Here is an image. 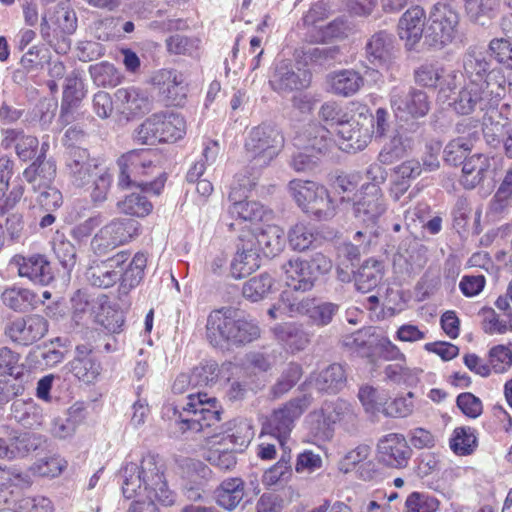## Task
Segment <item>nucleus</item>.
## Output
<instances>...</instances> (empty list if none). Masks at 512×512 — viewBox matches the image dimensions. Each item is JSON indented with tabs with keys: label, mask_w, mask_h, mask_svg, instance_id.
Instances as JSON below:
<instances>
[{
	"label": "nucleus",
	"mask_w": 512,
	"mask_h": 512,
	"mask_svg": "<svg viewBox=\"0 0 512 512\" xmlns=\"http://www.w3.org/2000/svg\"><path fill=\"white\" fill-rule=\"evenodd\" d=\"M463 69L467 82L458 92H452L455 97L451 104L457 113L483 111L497 105L505 96L507 78L503 69L492 67L483 53L469 50L463 58Z\"/></svg>",
	"instance_id": "f257e3e1"
},
{
	"label": "nucleus",
	"mask_w": 512,
	"mask_h": 512,
	"mask_svg": "<svg viewBox=\"0 0 512 512\" xmlns=\"http://www.w3.org/2000/svg\"><path fill=\"white\" fill-rule=\"evenodd\" d=\"M120 474L123 495L128 499L138 498L130 505L129 512H159L154 499L165 506L174 503V494L156 456L148 454L140 463H127Z\"/></svg>",
	"instance_id": "f03ea898"
},
{
	"label": "nucleus",
	"mask_w": 512,
	"mask_h": 512,
	"mask_svg": "<svg viewBox=\"0 0 512 512\" xmlns=\"http://www.w3.org/2000/svg\"><path fill=\"white\" fill-rule=\"evenodd\" d=\"M261 330L256 322L239 317L235 309L223 307L210 312L206 339L216 348L240 347L257 340Z\"/></svg>",
	"instance_id": "7ed1b4c3"
},
{
	"label": "nucleus",
	"mask_w": 512,
	"mask_h": 512,
	"mask_svg": "<svg viewBox=\"0 0 512 512\" xmlns=\"http://www.w3.org/2000/svg\"><path fill=\"white\" fill-rule=\"evenodd\" d=\"M186 134L184 117L174 112H159L146 118L133 132L139 144L155 145L161 142H176Z\"/></svg>",
	"instance_id": "20e7f679"
},
{
	"label": "nucleus",
	"mask_w": 512,
	"mask_h": 512,
	"mask_svg": "<svg viewBox=\"0 0 512 512\" xmlns=\"http://www.w3.org/2000/svg\"><path fill=\"white\" fill-rule=\"evenodd\" d=\"M289 191L297 205L318 220L334 217L336 208L326 187L313 181L295 179L289 183Z\"/></svg>",
	"instance_id": "39448f33"
},
{
	"label": "nucleus",
	"mask_w": 512,
	"mask_h": 512,
	"mask_svg": "<svg viewBox=\"0 0 512 512\" xmlns=\"http://www.w3.org/2000/svg\"><path fill=\"white\" fill-rule=\"evenodd\" d=\"M284 144L281 132L270 124L254 127L245 140V153L253 168L268 166Z\"/></svg>",
	"instance_id": "423d86ee"
},
{
	"label": "nucleus",
	"mask_w": 512,
	"mask_h": 512,
	"mask_svg": "<svg viewBox=\"0 0 512 512\" xmlns=\"http://www.w3.org/2000/svg\"><path fill=\"white\" fill-rule=\"evenodd\" d=\"M188 401L180 413V429L193 432H205L206 429L217 427L221 418L217 410V399L206 393L189 394Z\"/></svg>",
	"instance_id": "0eeeda50"
},
{
	"label": "nucleus",
	"mask_w": 512,
	"mask_h": 512,
	"mask_svg": "<svg viewBox=\"0 0 512 512\" xmlns=\"http://www.w3.org/2000/svg\"><path fill=\"white\" fill-rule=\"evenodd\" d=\"M458 12L446 3L435 4L426 21L425 43L434 48L441 49L455 39L459 26Z\"/></svg>",
	"instance_id": "6e6552de"
},
{
	"label": "nucleus",
	"mask_w": 512,
	"mask_h": 512,
	"mask_svg": "<svg viewBox=\"0 0 512 512\" xmlns=\"http://www.w3.org/2000/svg\"><path fill=\"white\" fill-rule=\"evenodd\" d=\"M255 180V176L247 177L242 172L237 173L228 196L231 201L228 208L229 215L243 223L255 224L270 215V212L261 203L241 199L246 197L247 192L255 186Z\"/></svg>",
	"instance_id": "1a4fd4ad"
},
{
	"label": "nucleus",
	"mask_w": 512,
	"mask_h": 512,
	"mask_svg": "<svg viewBox=\"0 0 512 512\" xmlns=\"http://www.w3.org/2000/svg\"><path fill=\"white\" fill-rule=\"evenodd\" d=\"M330 269V262L323 254H316L311 261L291 258L282 265L286 285L293 291L306 292L314 287L319 273Z\"/></svg>",
	"instance_id": "9d476101"
},
{
	"label": "nucleus",
	"mask_w": 512,
	"mask_h": 512,
	"mask_svg": "<svg viewBox=\"0 0 512 512\" xmlns=\"http://www.w3.org/2000/svg\"><path fill=\"white\" fill-rule=\"evenodd\" d=\"M312 397L303 394L288 401L283 407L275 410L265 426L266 433L274 438L277 444L286 449V443L294 428L295 421L311 405Z\"/></svg>",
	"instance_id": "9b49d317"
},
{
	"label": "nucleus",
	"mask_w": 512,
	"mask_h": 512,
	"mask_svg": "<svg viewBox=\"0 0 512 512\" xmlns=\"http://www.w3.org/2000/svg\"><path fill=\"white\" fill-rule=\"evenodd\" d=\"M140 224L134 219L115 218L104 225L93 237L91 247L104 255L118 246L131 242L139 235Z\"/></svg>",
	"instance_id": "f8f14e48"
},
{
	"label": "nucleus",
	"mask_w": 512,
	"mask_h": 512,
	"mask_svg": "<svg viewBox=\"0 0 512 512\" xmlns=\"http://www.w3.org/2000/svg\"><path fill=\"white\" fill-rule=\"evenodd\" d=\"M317 423L316 429L329 436L335 424H340L346 431L352 432L358 427V416L354 407L343 399L325 402L320 410L309 414Z\"/></svg>",
	"instance_id": "ddd939ff"
},
{
	"label": "nucleus",
	"mask_w": 512,
	"mask_h": 512,
	"mask_svg": "<svg viewBox=\"0 0 512 512\" xmlns=\"http://www.w3.org/2000/svg\"><path fill=\"white\" fill-rule=\"evenodd\" d=\"M47 332L48 322L38 314L11 318L6 322L3 330L4 336L11 342L21 346H30L36 343Z\"/></svg>",
	"instance_id": "4468645a"
},
{
	"label": "nucleus",
	"mask_w": 512,
	"mask_h": 512,
	"mask_svg": "<svg viewBox=\"0 0 512 512\" xmlns=\"http://www.w3.org/2000/svg\"><path fill=\"white\" fill-rule=\"evenodd\" d=\"M390 105L396 117L400 119L423 117L430 109L426 92L405 85L391 89Z\"/></svg>",
	"instance_id": "2eb2a0df"
},
{
	"label": "nucleus",
	"mask_w": 512,
	"mask_h": 512,
	"mask_svg": "<svg viewBox=\"0 0 512 512\" xmlns=\"http://www.w3.org/2000/svg\"><path fill=\"white\" fill-rule=\"evenodd\" d=\"M415 81L427 88H438L439 96L448 99L461 85L463 75L455 70H447L438 63H424L415 70Z\"/></svg>",
	"instance_id": "dca6fc26"
},
{
	"label": "nucleus",
	"mask_w": 512,
	"mask_h": 512,
	"mask_svg": "<svg viewBox=\"0 0 512 512\" xmlns=\"http://www.w3.org/2000/svg\"><path fill=\"white\" fill-rule=\"evenodd\" d=\"M353 214L366 225H374L387 210V204L380 187L362 185L353 198Z\"/></svg>",
	"instance_id": "f3484780"
},
{
	"label": "nucleus",
	"mask_w": 512,
	"mask_h": 512,
	"mask_svg": "<svg viewBox=\"0 0 512 512\" xmlns=\"http://www.w3.org/2000/svg\"><path fill=\"white\" fill-rule=\"evenodd\" d=\"M311 77L308 70L296 66L291 60H280L275 63L269 84L277 93H290L307 88Z\"/></svg>",
	"instance_id": "a211bd4d"
},
{
	"label": "nucleus",
	"mask_w": 512,
	"mask_h": 512,
	"mask_svg": "<svg viewBox=\"0 0 512 512\" xmlns=\"http://www.w3.org/2000/svg\"><path fill=\"white\" fill-rule=\"evenodd\" d=\"M379 461L387 467L403 469L412 457V449L407 439L400 433H389L382 436L377 443Z\"/></svg>",
	"instance_id": "6ab92c4d"
},
{
	"label": "nucleus",
	"mask_w": 512,
	"mask_h": 512,
	"mask_svg": "<svg viewBox=\"0 0 512 512\" xmlns=\"http://www.w3.org/2000/svg\"><path fill=\"white\" fill-rule=\"evenodd\" d=\"M152 154L149 149H138L122 155L118 159L120 168L118 185L126 188L130 184L136 183V179L132 180V177L136 178L139 175L148 174V170L153 168Z\"/></svg>",
	"instance_id": "aec40b11"
},
{
	"label": "nucleus",
	"mask_w": 512,
	"mask_h": 512,
	"mask_svg": "<svg viewBox=\"0 0 512 512\" xmlns=\"http://www.w3.org/2000/svg\"><path fill=\"white\" fill-rule=\"evenodd\" d=\"M184 76L174 69H161L152 76V84L164 99L173 104L180 105L186 98L187 88Z\"/></svg>",
	"instance_id": "412c9836"
},
{
	"label": "nucleus",
	"mask_w": 512,
	"mask_h": 512,
	"mask_svg": "<svg viewBox=\"0 0 512 512\" xmlns=\"http://www.w3.org/2000/svg\"><path fill=\"white\" fill-rule=\"evenodd\" d=\"M115 98L121 113L128 119L144 115L152 109L151 96L139 87L120 88L115 92Z\"/></svg>",
	"instance_id": "4be33fe9"
},
{
	"label": "nucleus",
	"mask_w": 512,
	"mask_h": 512,
	"mask_svg": "<svg viewBox=\"0 0 512 512\" xmlns=\"http://www.w3.org/2000/svg\"><path fill=\"white\" fill-rule=\"evenodd\" d=\"M97 165L90 158L86 149L72 147L68 150L65 161V174L73 185L82 187L87 184Z\"/></svg>",
	"instance_id": "5701e85b"
},
{
	"label": "nucleus",
	"mask_w": 512,
	"mask_h": 512,
	"mask_svg": "<svg viewBox=\"0 0 512 512\" xmlns=\"http://www.w3.org/2000/svg\"><path fill=\"white\" fill-rule=\"evenodd\" d=\"M365 52L372 64L389 69L396 59L394 36L386 31L376 32L366 43Z\"/></svg>",
	"instance_id": "b1692460"
},
{
	"label": "nucleus",
	"mask_w": 512,
	"mask_h": 512,
	"mask_svg": "<svg viewBox=\"0 0 512 512\" xmlns=\"http://www.w3.org/2000/svg\"><path fill=\"white\" fill-rule=\"evenodd\" d=\"M13 262L18 268L19 276L27 277L35 284L45 286L54 278L50 262L43 255L34 254L27 257L16 255Z\"/></svg>",
	"instance_id": "393cba45"
},
{
	"label": "nucleus",
	"mask_w": 512,
	"mask_h": 512,
	"mask_svg": "<svg viewBox=\"0 0 512 512\" xmlns=\"http://www.w3.org/2000/svg\"><path fill=\"white\" fill-rule=\"evenodd\" d=\"M425 12L419 6L408 9L399 19L398 35L405 47L412 50L425 35Z\"/></svg>",
	"instance_id": "a878e982"
},
{
	"label": "nucleus",
	"mask_w": 512,
	"mask_h": 512,
	"mask_svg": "<svg viewBox=\"0 0 512 512\" xmlns=\"http://www.w3.org/2000/svg\"><path fill=\"white\" fill-rule=\"evenodd\" d=\"M69 371L84 383L94 382L101 374V365L92 355V349L88 345H78L75 349V357L68 363Z\"/></svg>",
	"instance_id": "bb28decb"
},
{
	"label": "nucleus",
	"mask_w": 512,
	"mask_h": 512,
	"mask_svg": "<svg viewBox=\"0 0 512 512\" xmlns=\"http://www.w3.org/2000/svg\"><path fill=\"white\" fill-rule=\"evenodd\" d=\"M260 267V253L251 241L243 236L239 239L237 252L231 262V275L242 279Z\"/></svg>",
	"instance_id": "cd10ccee"
},
{
	"label": "nucleus",
	"mask_w": 512,
	"mask_h": 512,
	"mask_svg": "<svg viewBox=\"0 0 512 512\" xmlns=\"http://www.w3.org/2000/svg\"><path fill=\"white\" fill-rule=\"evenodd\" d=\"M335 131L340 138L339 148L346 152L363 150L371 138L369 129L355 119L339 123V127Z\"/></svg>",
	"instance_id": "c85d7f7f"
},
{
	"label": "nucleus",
	"mask_w": 512,
	"mask_h": 512,
	"mask_svg": "<svg viewBox=\"0 0 512 512\" xmlns=\"http://www.w3.org/2000/svg\"><path fill=\"white\" fill-rule=\"evenodd\" d=\"M295 144L307 152L325 154L331 150L334 141L326 127L311 123L295 138Z\"/></svg>",
	"instance_id": "c756f323"
},
{
	"label": "nucleus",
	"mask_w": 512,
	"mask_h": 512,
	"mask_svg": "<svg viewBox=\"0 0 512 512\" xmlns=\"http://www.w3.org/2000/svg\"><path fill=\"white\" fill-rule=\"evenodd\" d=\"M245 237L266 257L277 255L284 245V231L276 225H267L259 232L249 233Z\"/></svg>",
	"instance_id": "7c9ffc66"
},
{
	"label": "nucleus",
	"mask_w": 512,
	"mask_h": 512,
	"mask_svg": "<svg viewBox=\"0 0 512 512\" xmlns=\"http://www.w3.org/2000/svg\"><path fill=\"white\" fill-rule=\"evenodd\" d=\"M393 172L390 194L397 201L407 192L412 181L422 174L423 169L420 161L409 159L397 165Z\"/></svg>",
	"instance_id": "2f4dec72"
},
{
	"label": "nucleus",
	"mask_w": 512,
	"mask_h": 512,
	"mask_svg": "<svg viewBox=\"0 0 512 512\" xmlns=\"http://www.w3.org/2000/svg\"><path fill=\"white\" fill-rule=\"evenodd\" d=\"M493 159L484 154H474L463 163L461 183L466 189L480 184L491 170Z\"/></svg>",
	"instance_id": "473e14b6"
},
{
	"label": "nucleus",
	"mask_w": 512,
	"mask_h": 512,
	"mask_svg": "<svg viewBox=\"0 0 512 512\" xmlns=\"http://www.w3.org/2000/svg\"><path fill=\"white\" fill-rule=\"evenodd\" d=\"M39 444V438L29 432L17 434L9 439L0 438V458L24 457L36 450Z\"/></svg>",
	"instance_id": "72a5a7b5"
},
{
	"label": "nucleus",
	"mask_w": 512,
	"mask_h": 512,
	"mask_svg": "<svg viewBox=\"0 0 512 512\" xmlns=\"http://www.w3.org/2000/svg\"><path fill=\"white\" fill-rule=\"evenodd\" d=\"M415 146V139L407 131H398L383 146L378 161L384 165H390L410 153Z\"/></svg>",
	"instance_id": "f704fd0d"
},
{
	"label": "nucleus",
	"mask_w": 512,
	"mask_h": 512,
	"mask_svg": "<svg viewBox=\"0 0 512 512\" xmlns=\"http://www.w3.org/2000/svg\"><path fill=\"white\" fill-rule=\"evenodd\" d=\"M0 301L4 307L21 313L33 310L38 303V298L30 289L13 285L1 292Z\"/></svg>",
	"instance_id": "c9c22d12"
},
{
	"label": "nucleus",
	"mask_w": 512,
	"mask_h": 512,
	"mask_svg": "<svg viewBox=\"0 0 512 512\" xmlns=\"http://www.w3.org/2000/svg\"><path fill=\"white\" fill-rule=\"evenodd\" d=\"M2 144L5 148L14 146L17 156L27 161L35 156L39 141L33 135L24 134L22 130L7 129L4 132Z\"/></svg>",
	"instance_id": "e433bc0d"
},
{
	"label": "nucleus",
	"mask_w": 512,
	"mask_h": 512,
	"mask_svg": "<svg viewBox=\"0 0 512 512\" xmlns=\"http://www.w3.org/2000/svg\"><path fill=\"white\" fill-rule=\"evenodd\" d=\"M363 78L354 70H341L328 76L330 90L337 95L351 96L363 86Z\"/></svg>",
	"instance_id": "4c0bfd02"
},
{
	"label": "nucleus",
	"mask_w": 512,
	"mask_h": 512,
	"mask_svg": "<svg viewBox=\"0 0 512 512\" xmlns=\"http://www.w3.org/2000/svg\"><path fill=\"white\" fill-rule=\"evenodd\" d=\"M383 277V265L376 259H368L358 269L355 275L356 289L367 293L378 286Z\"/></svg>",
	"instance_id": "58836bf2"
},
{
	"label": "nucleus",
	"mask_w": 512,
	"mask_h": 512,
	"mask_svg": "<svg viewBox=\"0 0 512 512\" xmlns=\"http://www.w3.org/2000/svg\"><path fill=\"white\" fill-rule=\"evenodd\" d=\"M313 381L319 391L337 393L346 384V373L342 365L335 363L319 372Z\"/></svg>",
	"instance_id": "ea45409f"
},
{
	"label": "nucleus",
	"mask_w": 512,
	"mask_h": 512,
	"mask_svg": "<svg viewBox=\"0 0 512 512\" xmlns=\"http://www.w3.org/2000/svg\"><path fill=\"white\" fill-rule=\"evenodd\" d=\"M83 97L81 82L76 74H71L65 79L63 100L61 105L60 121L69 124L73 119V106Z\"/></svg>",
	"instance_id": "a19ab883"
},
{
	"label": "nucleus",
	"mask_w": 512,
	"mask_h": 512,
	"mask_svg": "<svg viewBox=\"0 0 512 512\" xmlns=\"http://www.w3.org/2000/svg\"><path fill=\"white\" fill-rule=\"evenodd\" d=\"M244 497V483L240 478L224 480L216 490V501L226 510L235 509Z\"/></svg>",
	"instance_id": "79ce46f5"
},
{
	"label": "nucleus",
	"mask_w": 512,
	"mask_h": 512,
	"mask_svg": "<svg viewBox=\"0 0 512 512\" xmlns=\"http://www.w3.org/2000/svg\"><path fill=\"white\" fill-rule=\"evenodd\" d=\"M11 416L23 426L33 427L42 423L43 412L32 399H16L11 406Z\"/></svg>",
	"instance_id": "37998d69"
},
{
	"label": "nucleus",
	"mask_w": 512,
	"mask_h": 512,
	"mask_svg": "<svg viewBox=\"0 0 512 512\" xmlns=\"http://www.w3.org/2000/svg\"><path fill=\"white\" fill-rule=\"evenodd\" d=\"M146 265L147 256L142 252H137L129 262V265L120 274V290L123 293H128L140 284L144 277Z\"/></svg>",
	"instance_id": "c03bdc74"
},
{
	"label": "nucleus",
	"mask_w": 512,
	"mask_h": 512,
	"mask_svg": "<svg viewBox=\"0 0 512 512\" xmlns=\"http://www.w3.org/2000/svg\"><path fill=\"white\" fill-rule=\"evenodd\" d=\"M512 206V165L505 172L504 178L495 192L489 210L494 215H502Z\"/></svg>",
	"instance_id": "a18cd8bd"
},
{
	"label": "nucleus",
	"mask_w": 512,
	"mask_h": 512,
	"mask_svg": "<svg viewBox=\"0 0 512 512\" xmlns=\"http://www.w3.org/2000/svg\"><path fill=\"white\" fill-rule=\"evenodd\" d=\"M273 284L274 279L270 274L261 273L244 283L242 294L246 299L257 302L265 298L271 292Z\"/></svg>",
	"instance_id": "49530a36"
},
{
	"label": "nucleus",
	"mask_w": 512,
	"mask_h": 512,
	"mask_svg": "<svg viewBox=\"0 0 512 512\" xmlns=\"http://www.w3.org/2000/svg\"><path fill=\"white\" fill-rule=\"evenodd\" d=\"M56 175V166L51 161L34 162L24 171L25 178L33 184L34 187H48L51 185Z\"/></svg>",
	"instance_id": "de8ad7c7"
},
{
	"label": "nucleus",
	"mask_w": 512,
	"mask_h": 512,
	"mask_svg": "<svg viewBox=\"0 0 512 512\" xmlns=\"http://www.w3.org/2000/svg\"><path fill=\"white\" fill-rule=\"evenodd\" d=\"M477 447L476 431L471 427H457L450 439V448L457 455H470Z\"/></svg>",
	"instance_id": "09e8293b"
},
{
	"label": "nucleus",
	"mask_w": 512,
	"mask_h": 512,
	"mask_svg": "<svg viewBox=\"0 0 512 512\" xmlns=\"http://www.w3.org/2000/svg\"><path fill=\"white\" fill-rule=\"evenodd\" d=\"M303 374L301 365L295 362L289 363L282 371L276 383L271 387L273 398H280L288 393L299 381Z\"/></svg>",
	"instance_id": "8fccbe9b"
},
{
	"label": "nucleus",
	"mask_w": 512,
	"mask_h": 512,
	"mask_svg": "<svg viewBox=\"0 0 512 512\" xmlns=\"http://www.w3.org/2000/svg\"><path fill=\"white\" fill-rule=\"evenodd\" d=\"M315 299L298 298L292 290L282 292V308L285 316L297 317L307 315L309 317Z\"/></svg>",
	"instance_id": "3c124183"
},
{
	"label": "nucleus",
	"mask_w": 512,
	"mask_h": 512,
	"mask_svg": "<svg viewBox=\"0 0 512 512\" xmlns=\"http://www.w3.org/2000/svg\"><path fill=\"white\" fill-rule=\"evenodd\" d=\"M50 21L53 25V30L63 34H72L77 28L75 12L64 3L58 4L54 8Z\"/></svg>",
	"instance_id": "603ef678"
},
{
	"label": "nucleus",
	"mask_w": 512,
	"mask_h": 512,
	"mask_svg": "<svg viewBox=\"0 0 512 512\" xmlns=\"http://www.w3.org/2000/svg\"><path fill=\"white\" fill-rule=\"evenodd\" d=\"M121 213L144 217L152 211V204L142 193H131L124 200L117 203Z\"/></svg>",
	"instance_id": "864d4df0"
},
{
	"label": "nucleus",
	"mask_w": 512,
	"mask_h": 512,
	"mask_svg": "<svg viewBox=\"0 0 512 512\" xmlns=\"http://www.w3.org/2000/svg\"><path fill=\"white\" fill-rule=\"evenodd\" d=\"M465 10L470 19L474 22L484 24L485 19L494 16L499 6V0H463Z\"/></svg>",
	"instance_id": "5fc2aeb1"
},
{
	"label": "nucleus",
	"mask_w": 512,
	"mask_h": 512,
	"mask_svg": "<svg viewBox=\"0 0 512 512\" xmlns=\"http://www.w3.org/2000/svg\"><path fill=\"white\" fill-rule=\"evenodd\" d=\"M290 455L286 449L283 450L281 459L271 468L265 471L263 475V483L267 486L282 485L290 479L292 475L291 466L289 465Z\"/></svg>",
	"instance_id": "6e6d98bb"
},
{
	"label": "nucleus",
	"mask_w": 512,
	"mask_h": 512,
	"mask_svg": "<svg viewBox=\"0 0 512 512\" xmlns=\"http://www.w3.org/2000/svg\"><path fill=\"white\" fill-rule=\"evenodd\" d=\"M72 319L76 324L92 317L95 302L85 290H77L71 297Z\"/></svg>",
	"instance_id": "4d7b16f0"
},
{
	"label": "nucleus",
	"mask_w": 512,
	"mask_h": 512,
	"mask_svg": "<svg viewBox=\"0 0 512 512\" xmlns=\"http://www.w3.org/2000/svg\"><path fill=\"white\" fill-rule=\"evenodd\" d=\"M471 149V140L467 137L452 139L444 148V160L453 166L464 163Z\"/></svg>",
	"instance_id": "13d9d810"
},
{
	"label": "nucleus",
	"mask_w": 512,
	"mask_h": 512,
	"mask_svg": "<svg viewBox=\"0 0 512 512\" xmlns=\"http://www.w3.org/2000/svg\"><path fill=\"white\" fill-rule=\"evenodd\" d=\"M83 419V407L75 404L68 410V417L66 419H57L53 423V434L61 439L71 436L79 421Z\"/></svg>",
	"instance_id": "bf43d9fd"
},
{
	"label": "nucleus",
	"mask_w": 512,
	"mask_h": 512,
	"mask_svg": "<svg viewBox=\"0 0 512 512\" xmlns=\"http://www.w3.org/2000/svg\"><path fill=\"white\" fill-rule=\"evenodd\" d=\"M315 239L313 229L304 223L295 224L288 232L289 245L296 251L310 248Z\"/></svg>",
	"instance_id": "052dcab7"
},
{
	"label": "nucleus",
	"mask_w": 512,
	"mask_h": 512,
	"mask_svg": "<svg viewBox=\"0 0 512 512\" xmlns=\"http://www.w3.org/2000/svg\"><path fill=\"white\" fill-rule=\"evenodd\" d=\"M90 73L95 83L101 86L114 87L121 81V76L114 65L102 62L90 67Z\"/></svg>",
	"instance_id": "680f3d73"
},
{
	"label": "nucleus",
	"mask_w": 512,
	"mask_h": 512,
	"mask_svg": "<svg viewBox=\"0 0 512 512\" xmlns=\"http://www.w3.org/2000/svg\"><path fill=\"white\" fill-rule=\"evenodd\" d=\"M348 25L342 19H337L318 30L310 31V39L314 42H326L346 35Z\"/></svg>",
	"instance_id": "e2e57ef3"
},
{
	"label": "nucleus",
	"mask_w": 512,
	"mask_h": 512,
	"mask_svg": "<svg viewBox=\"0 0 512 512\" xmlns=\"http://www.w3.org/2000/svg\"><path fill=\"white\" fill-rule=\"evenodd\" d=\"M66 467V461L59 456H48L36 461L31 471L42 477H57Z\"/></svg>",
	"instance_id": "0e129e2a"
},
{
	"label": "nucleus",
	"mask_w": 512,
	"mask_h": 512,
	"mask_svg": "<svg viewBox=\"0 0 512 512\" xmlns=\"http://www.w3.org/2000/svg\"><path fill=\"white\" fill-rule=\"evenodd\" d=\"M275 362L274 352L251 351L245 355L243 365L253 372H267Z\"/></svg>",
	"instance_id": "69168bd1"
},
{
	"label": "nucleus",
	"mask_w": 512,
	"mask_h": 512,
	"mask_svg": "<svg viewBox=\"0 0 512 512\" xmlns=\"http://www.w3.org/2000/svg\"><path fill=\"white\" fill-rule=\"evenodd\" d=\"M89 279L92 285L100 288H109L120 280V271L108 268L103 261L89 271Z\"/></svg>",
	"instance_id": "338daca9"
},
{
	"label": "nucleus",
	"mask_w": 512,
	"mask_h": 512,
	"mask_svg": "<svg viewBox=\"0 0 512 512\" xmlns=\"http://www.w3.org/2000/svg\"><path fill=\"white\" fill-rule=\"evenodd\" d=\"M439 501L424 493L413 492L405 502L406 512H436Z\"/></svg>",
	"instance_id": "774afa93"
}]
</instances>
